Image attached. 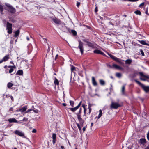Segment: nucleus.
<instances>
[{"label":"nucleus","instance_id":"nucleus-1","mask_svg":"<svg viewBox=\"0 0 149 149\" xmlns=\"http://www.w3.org/2000/svg\"><path fill=\"white\" fill-rule=\"evenodd\" d=\"M5 6H6L4 8V9L7 10L12 14H14L16 12V9L10 4L6 3Z\"/></svg>","mask_w":149,"mask_h":149},{"label":"nucleus","instance_id":"nucleus-2","mask_svg":"<svg viewBox=\"0 0 149 149\" xmlns=\"http://www.w3.org/2000/svg\"><path fill=\"white\" fill-rule=\"evenodd\" d=\"M108 55L111 59L115 61L116 62L118 63L119 64L121 65H124V63L123 62V60L117 58L111 54H108Z\"/></svg>","mask_w":149,"mask_h":149},{"label":"nucleus","instance_id":"nucleus-3","mask_svg":"<svg viewBox=\"0 0 149 149\" xmlns=\"http://www.w3.org/2000/svg\"><path fill=\"white\" fill-rule=\"evenodd\" d=\"M135 81L141 86L143 90L146 93L149 92V86H145L140 81L136 79L135 80Z\"/></svg>","mask_w":149,"mask_h":149},{"label":"nucleus","instance_id":"nucleus-4","mask_svg":"<svg viewBox=\"0 0 149 149\" xmlns=\"http://www.w3.org/2000/svg\"><path fill=\"white\" fill-rule=\"evenodd\" d=\"M106 65L108 68H114L121 70H124L123 68L115 64H113L112 65H110L109 64H107Z\"/></svg>","mask_w":149,"mask_h":149},{"label":"nucleus","instance_id":"nucleus-5","mask_svg":"<svg viewBox=\"0 0 149 149\" xmlns=\"http://www.w3.org/2000/svg\"><path fill=\"white\" fill-rule=\"evenodd\" d=\"M13 25L12 24L7 22L6 24V29L8 30V33L9 34H11L12 32Z\"/></svg>","mask_w":149,"mask_h":149},{"label":"nucleus","instance_id":"nucleus-6","mask_svg":"<svg viewBox=\"0 0 149 149\" xmlns=\"http://www.w3.org/2000/svg\"><path fill=\"white\" fill-rule=\"evenodd\" d=\"M121 106V105L117 103L112 102L110 105V108L111 109H117L118 108L120 107Z\"/></svg>","mask_w":149,"mask_h":149},{"label":"nucleus","instance_id":"nucleus-7","mask_svg":"<svg viewBox=\"0 0 149 149\" xmlns=\"http://www.w3.org/2000/svg\"><path fill=\"white\" fill-rule=\"evenodd\" d=\"M139 74L141 76L140 79L142 81H146V79H149V75H146L143 74V72H139Z\"/></svg>","mask_w":149,"mask_h":149},{"label":"nucleus","instance_id":"nucleus-8","mask_svg":"<svg viewBox=\"0 0 149 149\" xmlns=\"http://www.w3.org/2000/svg\"><path fill=\"white\" fill-rule=\"evenodd\" d=\"M78 42L79 45L78 47L79 49L81 54H83L84 53V44L81 40H79Z\"/></svg>","mask_w":149,"mask_h":149},{"label":"nucleus","instance_id":"nucleus-9","mask_svg":"<svg viewBox=\"0 0 149 149\" xmlns=\"http://www.w3.org/2000/svg\"><path fill=\"white\" fill-rule=\"evenodd\" d=\"M82 108H80L79 111L77 113H76V115L77 116L79 121H80L81 123L83 122V120H84L81 118V113L82 112Z\"/></svg>","mask_w":149,"mask_h":149},{"label":"nucleus","instance_id":"nucleus-10","mask_svg":"<svg viewBox=\"0 0 149 149\" xmlns=\"http://www.w3.org/2000/svg\"><path fill=\"white\" fill-rule=\"evenodd\" d=\"M83 41L86 43V45L89 47H91L92 48H95L94 44L91 42L88 41L85 39H84L83 40Z\"/></svg>","mask_w":149,"mask_h":149},{"label":"nucleus","instance_id":"nucleus-11","mask_svg":"<svg viewBox=\"0 0 149 149\" xmlns=\"http://www.w3.org/2000/svg\"><path fill=\"white\" fill-rule=\"evenodd\" d=\"M79 123H76V124L77 126L78 127L80 133H81V132L82 131L81 127L83 126L84 123V120H83V121L81 122H81H80V121H79Z\"/></svg>","mask_w":149,"mask_h":149},{"label":"nucleus","instance_id":"nucleus-12","mask_svg":"<svg viewBox=\"0 0 149 149\" xmlns=\"http://www.w3.org/2000/svg\"><path fill=\"white\" fill-rule=\"evenodd\" d=\"M81 103L82 101H81L77 106L74 108H70L69 109L72 112H74L79 108L81 105Z\"/></svg>","mask_w":149,"mask_h":149},{"label":"nucleus","instance_id":"nucleus-13","mask_svg":"<svg viewBox=\"0 0 149 149\" xmlns=\"http://www.w3.org/2000/svg\"><path fill=\"white\" fill-rule=\"evenodd\" d=\"M15 134L21 137H24V134L22 132L17 130L15 132Z\"/></svg>","mask_w":149,"mask_h":149},{"label":"nucleus","instance_id":"nucleus-14","mask_svg":"<svg viewBox=\"0 0 149 149\" xmlns=\"http://www.w3.org/2000/svg\"><path fill=\"white\" fill-rule=\"evenodd\" d=\"M93 52L94 53L101 54L104 56H106V55L103 52L98 49L94 50Z\"/></svg>","mask_w":149,"mask_h":149},{"label":"nucleus","instance_id":"nucleus-15","mask_svg":"<svg viewBox=\"0 0 149 149\" xmlns=\"http://www.w3.org/2000/svg\"><path fill=\"white\" fill-rule=\"evenodd\" d=\"M67 29V30L70 33H71L74 36H76L77 34V32L74 30H70V29L69 28H68L66 26L64 27Z\"/></svg>","mask_w":149,"mask_h":149},{"label":"nucleus","instance_id":"nucleus-16","mask_svg":"<svg viewBox=\"0 0 149 149\" xmlns=\"http://www.w3.org/2000/svg\"><path fill=\"white\" fill-rule=\"evenodd\" d=\"M52 20L56 24H61V22L59 19L55 18H52Z\"/></svg>","mask_w":149,"mask_h":149},{"label":"nucleus","instance_id":"nucleus-17","mask_svg":"<svg viewBox=\"0 0 149 149\" xmlns=\"http://www.w3.org/2000/svg\"><path fill=\"white\" fill-rule=\"evenodd\" d=\"M52 137L53 139L52 143L53 144H54L56 143V135L55 133H53L52 135Z\"/></svg>","mask_w":149,"mask_h":149},{"label":"nucleus","instance_id":"nucleus-18","mask_svg":"<svg viewBox=\"0 0 149 149\" xmlns=\"http://www.w3.org/2000/svg\"><path fill=\"white\" fill-rule=\"evenodd\" d=\"M10 58V56L9 54H8L5 55L2 58L4 62H5L8 61Z\"/></svg>","mask_w":149,"mask_h":149},{"label":"nucleus","instance_id":"nucleus-19","mask_svg":"<svg viewBox=\"0 0 149 149\" xmlns=\"http://www.w3.org/2000/svg\"><path fill=\"white\" fill-rule=\"evenodd\" d=\"M6 121H8L9 123H16V122H17V120L14 118L9 119Z\"/></svg>","mask_w":149,"mask_h":149},{"label":"nucleus","instance_id":"nucleus-20","mask_svg":"<svg viewBox=\"0 0 149 149\" xmlns=\"http://www.w3.org/2000/svg\"><path fill=\"white\" fill-rule=\"evenodd\" d=\"M125 85H124L122 86L121 91L122 94L123 95H126V94L125 92Z\"/></svg>","mask_w":149,"mask_h":149},{"label":"nucleus","instance_id":"nucleus-21","mask_svg":"<svg viewBox=\"0 0 149 149\" xmlns=\"http://www.w3.org/2000/svg\"><path fill=\"white\" fill-rule=\"evenodd\" d=\"M139 142L141 144H144L146 143V140L145 138H141L140 139Z\"/></svg>","mask_w":149,"mask_h":149},{"label":"nucleus","instance_id":"nucleus-22","mask_svg":"<svg viewBox=\"0 0 149 149\" xmlns=\"http://www.w3.org/2000/svg\"><path fill=\"white\" fill-rule=\"evenodd\" d=\"M92 82L93 86H96L97 85V82L95 80V77H92Z\"/></svg>","mask_w":149,"mask_h":149},{"label":"nucleus","instance_id":"nucleus-23","mask_svg":"<svg viewBox=\"0 0 149 149\" xmlns=\"http://www.w3.org/2000/svg\"><path fill=\"white\" fill-rule=\"evenodd\" d=\"M27 108V106H25L22 107V108L19 109V111L22 113L24 112L26 110Z\"/></svg>","mask_w":149,"mask_h":149},{"label":"nucleus","instance_id":"nucleus-24","mask_svg":"<svg viewBox=\"0 0 149 149\" xmlns=\"http://www.w3.org/2000/svg\"><path fill=\"white\" fill-rule=\"evenodd\" d=\"M139 43H140L142 45L149 46V44L146 43L145 40H139Z\"/></svg>","mask_w":149,"mask_h":149},{"label":"nucleus","instance_id":"nucleus-25","mask_svg":"<svg viewBox=\"0 0 149 149\" xmlns=\"http://www.w3.org/2000/svg\"><path fill=\"white\" fill-rule=\"evenodd\" d=\"M14 33L15 34L14 36V37L15 38L19 36L20 33V31L18 29L15 31Z\"/></svg>","mask_w":149,"mask_h":149},{"label":"nucleus","instance_id":"nucleus-26","mask_svg":"<svg viewBox=\"0 0 149 149\" xmlns=\"http://www.w3.org/2000/svg\"><path fill=\"white\" fill-rule=\"evenodd\" d=\"M132 60L131 59H128L125 61V63L126 64H130L132 62Z\"/></svg>","mask_w":149,"mask_h":149},{"label":"nucleus","instance_id":"nucleus-27","mask_svg":"<svg viewBox=\"0 0 149 149\" xmlns=\"http://www.w3.org/2000/svg\"><path fill=\"white\" fill-rule=\"evenodd\" d=\"M23 74V71L21 70H19L16 73V75H22Z\"/></svg>","mask_w":149,"mask_h":149},{"label":"nucleus","instance_id":"nucleus-28","mask_svg":"<svg viewBox=\"0 0 149 149\" xmlns=\"http://www.w3.org/2000/svg\"><path fill=\"white\" fill-rule=\"evenodd\" d=\"M55 79L54 81V83L55 85H59V82L58 79L55 77L54 78Z\"/></svg>","mask_w":149,"mask_h":149},{"label":"nucleus","instance_id":"nucleus-29","mask_svg":"<svg viewBox=\"0 0 149 149\" xmlns=\"http://www.w3.org/2000/svg\"><path fill=\"white\" fill-rule=\"evenodd\" d=\"M99 113L98 116L96 117V118H97L98 119L100 118L102 115V110L101 109L99 110Z\"/></svg>","mask_w":149,"mask_h":149},{"label":"nucleus","instance_id":"nucleus-30","mask_svg":"<svg viewBox=\"0 0 149 149\" xmlns=\"http://www.w3.org/2000/svg\"><path fill=\"white\" fill-rule=\"evenodd\" d=\"M99 113L98 116L96 117V118H97L98 119L100 118L102 115V110L101 109L99 110Z\"/></svg>","mask_w":149,"mask_h":149},{"label":"nucleus","instance_id":"nucleus-31","mask_svg":"<svg viewBox=\"0 0 149 149\" xmlns=\"http://www.w3.org/2000/svg\"><path fill=\"white\" fill-rule=\"evenodd\" d=\"M99 113L98 116L96 117V118H97L98 119L100 118L102 115V110L101 109L99 110Z\"/></svg>","mask_w":149,"mask_h":149},{"label":"nucleus","instance_id":"nucleus-32","mask_svg":"<svg viewBox=\"0 0 149 149\" xmlns=\"http://www.w3.org/2000/svg\"><path fill=\"white\" fill-rule=\"evenodd\" d=\"M13 85H14L12 83L8 82L7 84V86L8 88L10 89Z\"/></svg>","mask_w":149,"mask_h":149},{"label":"nucleus","instance_id":"nucleus-33","mask_svg":"<svg viewBox=\"0 0 149 149\" xmlns=\"http://www.w3.org/2000/svg\"><path fill=\"white\" fill-rule=\"evenodd\" d=\"M4 10V8L3 6L0 4V12L1 14L2 15L3 14V11Z\"/></svg>","mask_w":149,"mask_h":149},{"label":"nucleus","instance_id":"nucleus-34","mask_svg":"<svg viewBox=\"0 0 149 149\" xmlns=\"http://www.w3.org/2000/svg\"><path fill=\"white\" fill-rule=\"evenodd\" d=\"M115 23L114 22H113V21H111V22H109L108 24V25L109 26H110V25H111L112 27L113 28V27Z\"/></svg>","mask_w":149,"mask_h":149},{"label":"nucleus","instance_id":"nucleus-35","mask_svg":"<svg viewBox=\"0 0 149 149\" xmlns=\"http://www.w3.org/2000/svg\"><path fill=\"white\" fill-rule=\"evenodd\" d=\"M42 39L44 40V42L47 43V45H49V44L48 43L49 42V40L45 38H42Z\"/></svg>","mask_w":149,"mask_h":149},{"label":"nucleus","instance_id":"nucleus-36","mask_svg":"<svg viewBox=\"0 0 149 149\" xmlns=\"http://www.w3.org/2000/svg\"><path fill=\"white\" fill-rule=\"evenodd\" d=\"M134 13L136 14V15H141V12L139 10H136L134 12Z\"/></svg>","mask_w":149,"mask_h":149},{"label":"nucleus","instance_id":"nucleus-37","mask_svg":"<svg viewBox=\"0 0 149 149\" xmlns=\"http://www.w3.org/2000/svg\"><path fill=\"white\" fill-rule=\"evenodd\" d=\"M99 82L100 84L103 85L105 84V82L104 80L102 79H100L99 80Z\"/></svg>","mask_w":149,"mask_h":149},{"label":"nucleus","instance_id":"nucleus-38","mask_svg":"<svg viewBox=\"0 0 149 149\" xmlns=\"http://www.w3.org/2000/svg\"><path fill=\"white\" fill-rule=\"evenodd\" d=\"M116 76L118 78H120L121 77V74L120 73H116Z\"/></svg>","mask_w":149,"mask_h":149},{"label":"nucleus","instance_id":"nucleus-39","mask_svg":"<svg viewBox=\"0 0 149 149\" xmlns=\"http://www.w3.org/2000/svg\"><path fill=\"white\" fill-rule=\"evenodd\" d=\"M70 103L71 106L72 107H74V101L72 100H70Z\"/></svg>","mask_w":149,"mask_h":149},{"label":"nucleus","instance_id":"nucleus-40","mask_svg":"<svg viewBox=\"0 0 149 149\" xmlns=\"http://www.w3.org/2000/svg\"><path fill=\"white\" fill-rule=\"evenodd\" d=\"M145 3L144 2H143L140 4L139 7L140 8H143L144 7Z\"/></svg>","mask_w":149,"mask_h":149},{"label":"nucleus","instance_id":"nucleus-41","mask_svg":"<svg viewBox=\"0 0 149 149\" xmlns=\"http://www.w3.org/2000/svg\"><path fill=\"white\" fill-rule=\"evenodd\" d=\"M75 67L73 65H72L71 67V72H73L75 70Z\"/></svg>","mask_w":149,"mask_h":149},{"label":"nucleus","instance_id":"nucleus-42","mask_svg":"<svg viewBox=\"0 0 149 149\" xmlns=\"http://www.w3.org/2000/svg\"><path fill=\"white\" fill-rule=\"evenodd\" d=\"M28 120V118L25 117H24L23 119L22 120V122L23 121H27Z\"/></svg>","mask_w":149,"mask_h":149},{"label":"nucleus","instance_id":"nucleus-43","mask_svg":"<svg viewBox=\"0 0 149 149\" xmlns=\"http://www.w3.org/2000/svg\"><path fill=\"white\" fill-rule=\"evenodd\" d=\"M84 109V114L83 115V116L84 117V116H86V109Z\"/></svg>","mask_w":149,"mask_h":149},{"label":"nucleus","instance_id":"nucleus-44","mask_svg":"<svg viewBox=\"0 0 149 149\" xmlns=\"http://www.w3.org/2000/svg\"><path fill=\"white\" fill-rule=\"evenodd\" d=\"M8 67L10 68H16V67L15 65L13 66L9 65L8 66Z\"/></svg>","mask_w":149,"mask_h":149},{"label":"nucleus","instance_id":"nucleus-45","mask_svg":"<svg viewBox=\"0 0 149 149\" xmlns=\"http://www.w3.org/2000/svg\"><path fill=\"white\" fill-rule=\"evenodd\" d=\"M140 52L143 56H144V54L142 49H140Z\"/></svg>","mask_w":149,"mask_h":149},{"label":"nucleus","instance_id":"nucleus-46","mask_svg":"<svg viewBox=\"0 0 149 149\" xmlns=\"http://www.w3.org/2000/svg\"><path fill=\"white\" fill-rule=\"evenodd\" d=\"M145 13L148 15H149V14L148 13V7H147L146 9Z\"/></svg>","mask_w":149,"mask_h":149},{"label":"nucleus","instance_id":"nucleus-47","mask_svg":"<svg viewBox=\"0 0 149 149\" xmlns=\"http://www.w3.org/2000/svg\"><path fill=\"white\" fill-rule=\"evenodd\" d=\"M93 105V104H91L90 103H89L88 104V108H91V107Z\"/></svg>","mask_w":149,"mask_h":149},{"label":"nucleus","instance_id":"nucleus-48","mask_svg":"<svg viewBox=\"0 0 149 149\" xmlns=\"http://www.w3.org/2000/svg\"><path fill=\"white\" fill-rule=\"evenodd\" d=\"M33 109H28L25 112V113H28L30 111H32Z\"/></svg>","mask_w":149,"mask_h":149},{"label":"nucleus","instance_id":"nucleus-49","mask_svg":"<svg viewBox=\"0 0 149 149\" xmlns=\"http://www.w3.org/2000/svg\"><path fill=\"white\" fill-rule=\"evenodd\" d=\"M14 68H10L9 70V73H11V72H13V71L14 70Z\"/></svg>","mask_w":149,"mask_h":149},{"label":"nucleus","instance_id":"nucleus-50","mask_svg":"<svg viewBox=\"0 0 149 149\" xmlns=\"http://www.w3.org/2000/svg\"><path fill=\"white\" fill-rule=\"evenodd\" d=\"M80 4V2L77 1V7H79Z\"/></svg>","mask_w":149,"mask_h":149},{"label":"nucleus","instance_id":"nucleus-51","mask_svg":"<svg viewBox=\"0 0 149 149\" xmlns=\"http://www.w3.org/2000/svg\"><path fill=\"white\" fill-rule=\"evenodd\" d=\"M9 19H10V21H11V22H12L13 23H14L15 22V20L11 18H9Z\"/></svg>","mask_w":149,"mask_h":149},{"label":"nucleus","instance_id":"nucleus-52","mask_svg":"<svg viewBox=\"0 0 149 149\" xmlns=\"http://www.w3.org/2000/svg\"><path fill=\"white\" fill-rule=\"evenodd\" d=\"M89 109V111L88 112L87 114H88L89 115H90L91 112V108H88Z\"/></svg>","mask_w":149,"mask_h":149},{"label":"nucleus","instance_id":"nucleus-53","mask_svg":"<svg viewBox=\"0 0 149 149\" xmlns=\"http://www.w3.org/2000/svg\"><path fill=\"white\" fill-rule=\"evenodd\" d=\"M33 111L36 113H38V110L37 109L33 110Z\"/></svg>","mask_w":149,"mask_h":149},{"label":"nucleus","instance_id":"nucleus-54","mask_svg":"<svg viewBox=\"0 0 149 149\" xmlns=\"http://www.w3.org/2000/svg\"><path fill=\"white\" fill-rule=\"evenodd\" d=\"M37 130L36 129H34L32 131V132L34 133H36V132Z\"/></svg>","mask_w":149,"mask_h":149},{"label":"nucleus","instance_id":"nucleus-55","mask_svg":"<svg viewBox=\"0 0 149 149\" xmlns=\"http://www.w3.org/2000/svg\"><path fill=\"white\" fill-rule=\"evenodd\" d=\"M87 106V105H85L84 104H82V107L84 108V109H86V107Z\"/></svg>","mask_w":149,"mask_h":149},{"label":"nucleus","instance_id":"nucleus-56","mask_svg":"<svg viewBox=\"0 0 149 149\" xmlns=\"http://www.w3.org/2000/svg\"><path fill=\"white\" fill-rule=\"evenodd\" d=\"M23 123V122L22 121V120L19 121L17 120V122H16V123Z\"/></svg>","mask_w":149,"mask_h":149},{"label":"nucleus","instance_id":"nucleus-57","mask_svg":"<svg viewBox=\"0 0 149 149\" xmlns=\"http://www.w3.org/2000/svg\"><path fill=\"white\" fill-rule=\"evenodd\" d=\"M148 140H149V131L148 132L147 135Z\"/></svg>","mask_w":149,"mask_h":149},{"label":"nucleus","instance_id":"nucleus-58","mask_svg":"<svg viewBox=\"0 0 149 149\" xmlns=\"http://www.w3.org/2000/svg\"><path fill=\"white\" fill-rule=\"evenodd\" d=\"M9 97L10 98L12 101H14V98L13 97L12 95H10Z\"/></svg>","mask_w":149,"mask_h":149},{"label":"nucleus","instance_id":"nucleus-59","mask_svg":"<svg viewBox=\"0 0 149 149\" xmlns=\"http://www.w3.org/2000/svg\"><path fill=\"white\" fill-rule=\"evenodd\" d=\"M139 0H128V1L130 2H135L138 1Z\"/></svg>","mask_w":149,"mask_h":149},{"label":"nucleus","instance_id":"nucleus-60","mask_svg":"<svg viewBox=\"0 0 149 149\" xmlns=\"http://www.w3.org/2000/svg\"><path fill=\"white\" fill-rule=\"evenodd\" d=\"M84 26H86V27H87V28L89 29H91V27H90V26H87V25H84Z\"/></svg>","mask_w":149,"mask_h":149},{"label":"nucleus","instance_id":"nucleus-61","mask_svg":"<svg viewBox=\"0 0 149 149\" xmlns=\"http://www.w3.org/2000/svg\"><path fill=\"white\" fill-rule=\"evenodd\" d=\"M13 107H11V108L9 110V111H13Z\"/></svg>","mask_w":149,"mask_h":149},{"label":"nucleus","instance_id":"nucleus-62","mask_svg":"<svg viewBox=\"0 0 149 149\" xmlns=\"http://www.w3.org/2000/svg\"><path fill=\"white\" fill-rule=\"evenodd\" d=\"M95 12H97L98 11V9L97 7H96L95 9Z\"/></svg>","mask_w":149,"mask_h":149},{"label":"nucleus","instance_id":"nucleus-63","mask_svg":"<svg viewBox=\"0 0 149 149\" xmlns=\"http://www.w3.org/2000/svg\"><path fill=\"white\" fill-rule=\"evenodd\" d=\"M86 127H83L82 129V130L83 131V132H84L86 130Z\"/></svg>","mask_w":149,"mask_h":149},{"label":"nucleus","instance_id":"nucleus-64","mask_svg":"<svg viewBox=\"0 0 149 149\" xmlns=\"http://www.w3.org/2000/svg\"><path fill=\"white\" fill-rule=\"evenodd\" d=\"M61 148L62 149H65V148H64V147L63 146H61Z\"/></svg>","mask_w":149,"mask_h":149}]
</instances>
